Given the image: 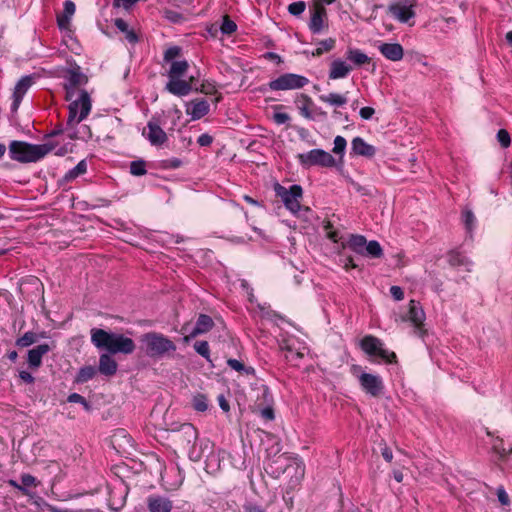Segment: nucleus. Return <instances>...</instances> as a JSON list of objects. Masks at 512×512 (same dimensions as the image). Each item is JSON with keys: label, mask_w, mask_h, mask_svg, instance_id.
Segmentation results:
<instances>
[{"label": "nucleus", "mask_w": 512, "mask_h": 512, "mask_svg": "<svg viewBox=\"0 0 512 512\" xmlns=\"http://www.w3.org/2000/svg\"><path fill=\"white\" fill-rule=\"evenodd\" d=\"M189 68L186 60L173 61L168 70V78H182Z\"/></svg>", "instance_id": "obj_33"}, {"label": "nucleus", "mask_w": 512, "mask_h": 512, "mask_svg": "<svg viewBox=\"0 0 512 512\" xmlns=\"http://www.w3.org/2000/svg\"><path fill=\"white\" fill-rule=\"evenodd\" d=\"M66 100L69 102V114L65 131L71 139L83 138L76 132L75 127L89 115L92 109L91 97L87 91H79L76 96L66 98Z\"/></svg>", "instance_id": "obj_1"}, {"label": "nucleus", "mask_w": 512, "mask_h": 512, "mask_svg": "<svg viewBox=\"0 0 512 512\" xmlns=\"http://www.w3.org/2000/svg\"><path fill=\"white\" fill-rule=\"evenodd\" d=\"M181 432L186 436L188 443L197 438V430L191 424L182 425Z\"/></svg>", "instance_id": "obj_46"}, {"label": "nucleus", "mask_w": 512, "mask_h": 512, "mask_svg": "<svg viewBox=\"0 0 512 512\" xmlns=\"http://www.w3.org/2000/svg\"><path fill=\"white\" fill-rule=\"evenodd\" d=\"M192 406L196 411L204 412L208 408L207 398L202 394H197L192 399Z\"/></svg>", "instance_id": "obj_41"}, {"label": "nucleus", "mask_w": 512, "mask_h": 512, "mask_svg": "<svg viewBox=\"0 0 512 512\" xmlns=\"http://www.w3.org/2000/svg\"><path fill=\"white\" fill-rule=\"evenodd\" d=\"M382 456L388 462H390L393 458L392 451L388 447H384L382 449Z\"/></svg>", "instance_id": "obj_61"}, {"label": "nucleus", "mask_w": 512, "mask_h": 512, "mask_svg": "<svg viewBox=\"0 0 512 512\" xmlns=\"http://www.w3.org/2000/svg\"><path fill=\"white\" fill-rule=\"evenodd\" d=\"M20 378L27 383H31L34 380L33 376L27 371H21Z\"/></svg>", "instance_id": "obj_63"}, {"label": "nucleus", "mask_w": 512, "mask_h": 512, "mask_svg": "<svg viewBox=\"0 0 512 512\" xmlns=\"http://www.w3.org/2000/svg\"><path fill=\"white\" fill-rule=\"evenodd\" d=\"M306 5L303 1L293 2L289 4L288 11L294 16H299L305 11Z\"/></svg>", "instance_id": "obj_49"}, {"label": "nucleus", "mask_w": 512, "mask_h": 512, "mask_svg": "<svg viewBox=\"0 0 512 512\" xmlns=\"http://www.w3.org/2000/svg\"><path fill=\"white\" fill-rule=\"evenodd\" d=\"M115 26L123 33L128 29L127 23L121 18L115 20Z\"/></svg>", "instance_id": "obj_60"}, {"label": "nucleus", "mask_w": 512, "mask_h": 512, "mask_svg": "<svg viewBox=\"0 0 512 512\" xmlns=\"http://www.w3.org/2000/svg\"><path fill=\"white\" fill-rule=\"evenodd\" d=\"M497 497H498L499 502L502 505H508L509 504V496H508V494L506 493V491L504 490L503 487H499L497 489Z\"/></svg>", "instance_id": "obj_56"}, {"label": "nucleus", "mask_w": 512, "mask_h": 512, "mask_svg": "<svg viewBox=\"0 0 512 512\" xmlns=\"http://www.w3.org/2000/svg\"><path fill=\"white\" fill-rule=\"evenodd\" d=\"M180 53H181L180 47H178V46L169 47L164 53V61L172 63L173 61H176L175 59L177 57H179Z\"/></svg>", "instance_id": "obj_47"}, {"label": "nucleus", "mask_w": 512, "mask_h": 512, "mask_svg": "<svg viewBox=\"0 0 512 512\" xmlns=\"http://www.w3.org/2000/svg\"><path fill=\"white\" fill-rule=\"evenodd\" d=\"M246 512H265L259 506L256 505H248L245 507Z\"/></svg>", "instance_id": "obj_64"}, {"label": "nucleus", "mask_w": 512, "mask_h": 512, "mask_svg": "<svg viewBox=\"0 0 512 512\" xmlns=\"http://www.w3.org/2000/svg\"><path fill=\"white\" fill-rule=\"evenodd\" d=\"M91 342L98 349H105L112 354H131L135 350V343L131 338L103 329H91Z\"/></svg>", "instance_id": "obj_2"}, {"label": "nucleus", "mask_w": 512, "mask_h": 512, "mask_svg": "<svg viewBox=\"0 0 512 512\" xmlns=\"http://www.w3.org/2000/svg\"><path fill=\"white\" fill-rule=\"evenodd\" d=\"M64 77L66 80L64 84L66 91L65 98H71L72 96H76L79 91H84L81 87L87 83L88 78L80 72L79 67L68 70Z\"/></svg>", "instance_id": "obj_10"}, {"label": "nucleus", "mask_w": 512, "mask_h": 512, "mask_svg": "<svg viewBox=\"0 0 512 512\" xmlns=\"http://www.w3.org/2000/svg\"><path fill=\"white\" fill-rule=\"evenodd\" d=\"M96 374H97V370L95 367L84 366V367L80 368V370L75 378V381L77 383H85V382L91 380L92 378H94Z\"/></svg>", "instance_id": "obj_34"}, {"label": "nucleus", "mask_w": 512, "mask_h": 512, "mask_svg": "<svg viewBox=\"0 0 512 512\" xmlns=\"http://www.w3.org/2000/svg\"><path fill=\"white\" fill-rule=\"evenodd\" d=\"M447 262L453 268L470 272L472 270L473 262L466 255L458 250H451L446 255Z\"/></svg>", "instance_id": "obj_17"}, {"label": "nucleus", "mask_w": 512, "mask_h": 512, "mask_svg": "<svg viewBox=\"0 0 512 512\" xmlns=\"http://www.w3.org/2000/svg\"><path fill=\"white\" fill-rule=\"evenodd\" d=\"M347 142L344 137L342 136H336L334 139V147L333 152L335 154H340L343 156L345 149H346Z\"/></svg>", "instance_id": "obj_48"}, {"label": "nucleus", "mask_w": 512, "mask_h": 512, "mask_svg": "<svg viewBox=\"0 0 512 512\" xmlns=\"http://www.w3.org/2000/svg\"><path fill=\"white\" fill-rule=\"evenodd\" d=\"M309 29L313 33H320L326 27L327 11L319 2H315L311 9Z\"/></svg>", "instance_id": "obj_14"}, {"label": "nucleus", "mask_w": 512, "mask_h": 512, "mask_svg": "<svg viewBox=\"0 0 512 512\" xmlns=\"http://www.w3.org/2000/svg\"><path fill=\"white\" fill-rule=\"evenodd\" d=\"M324 228H325V231L327 233V237L330 240H332L335 243L340 241L341 237L339 236L337 231H332L331 230V224L330 223H327Z\"/></svg>", "instance_id": "obj_54"}, {"label": "nucleus", "mask_w": 512, "mask_h": 512, "mask_svg": "<svg viewBox=\"0 0 512 512\" xmlns=\"http://www.w3.org/2000/svg\"><path fill=\"white\" fill-rule=\"evenodd\" d=\"M414 6L415 3L412 0H399L391 4L388 11L399 22L409 23L415 16Z\"/></svg>", "instance_id": "obj_11"}, {"label": "nucleus", "mask_w": 512, "mask_h": 512, "mask_svg": "<svg viewBox=\"0 0 512 512\" xmlns=\"http://www.w3.org/2000/svg\"><path fill=\"white\" fill-rule=\"evenodd\" d=\"M274 192L291 214L297 217H304L311 212L309 207L301 205L303 189L300 185L294 184L287 188L276 183L274 185Z\"/></svg>", "instance_id": "obj_5"}, {"label": "nucleus", "mask_w": 512, "mask_h": 512, "mask_svg": "<svg viewBox=\"0 0 512 512\" xmlns=\"http://www.w3.org/2000/svg\"><path fill=\"white\" fill-rule=\"evenodd\" d=\"M146 163L143 160H135L130 163V173L134 176H142L145 175Z\"/></svg>", "instance_id": "obj_40"}, {"label": "nucleus", "mask_w": 512, "mask_h": 512, "mask_svg": "<svg viewBox=\"0 0 512 512\" xmlns=\"http://www.w3.org/2000/svg\"><path fill=\"white\" fill-rule=\"evenodd\" d=\"M297 159L305 168H310L312 166L332 168L336 166L335 158L323 149H312L308 152L298 154Z\"/></svg>", "instance_id": "obj_7"}, {"label": "nucleus", "mask_w": 512, "mask_h": 512, "mask_svg": "<svg viewBox=\"0 0 512 512\" xmlns=\"http://www.w3.org/2000/svg\"><path fill=\"white\" fill-rule=\"evenodd\" d=\"M143 136L153 146H160L167 141V135L160 127L159 123L151 120L148 122L147 127L143 130Z\"/></svg>", "instance_id": "obj_15"}, {"label": "nucleus", "mask_w": 512, "mask_h": 512, "mask_svg": "<svg viewBox=\"0 0 512 512\" xmlns=\"http://www.w3.org/2000/svg\"><path fill=\"white\" fill-rule=\"evenodd\" d=\"M351 149L353 153L361 156H373L375 153L374 147L366 143L361 137H355L352 140Z\"/></svg>", "instance_id": "obj_29"}, {"label": "nucleus", "mask_w": 512, "mask_h": 512, "mask_svg": "<svg viewBox=\"0 0 512 512\" xmlns=\"http://www.w3.org/2000/svg\"><path fill=\"white\" fill-rule=\"evenodd\" d=\"M295 103L297 105L300 114L309 120L314 119V115L316 113V109L314 108V104L312 99L306 94H300L297 96Z\"/></svg>", "instance_id": "obj_23"}, {"label": "nucleus", "mask_w": 512, "mask_h": 512, "mask_svg": "<svg viewBox=\"0 0 512 512\" xmlns=\"http://www.w3.org/2000/svg\"><path fill=\"white\" fill-rule=\"evenodd\" d=\"M281 349L287 351L289 355H286L287 358H302L304 356L306 347L305 346H296L295 341L293 339L285 340L281 344Z\"/></svg>", "instance_id": "obj_31"}, {"label": "nucleus", "mask_w": 512, "mask_h": 512, "mask_svg": "<svg viewBox=\"0 0 512 512\" xmlns=\"http://www.w3.org/2000/svg\"><path fill=\"white\" fill-rule=\"evenodd\" d=\"M34 83L33 76H24L16 84L13 93L12 109L16 111L29 88Z\"/></svg>", "instance_id": "obj_20"}, {"label": "nucleus", "mask_w": 512, "mask_h": 512, "mask_svg": "<svg viewBox=\"0 0 512 512\" xmlns=\"http://www.w3.org/2000/svg\"><path fill=\"white\" fill-rule=\"evenodd\" d=\"M282 109L281 105H277L274 107V113L272 116L273 121L278 124L282 125L287 123L290 120V116L287 113L281 112Z\"/></svg>", "instance_id": "obj_42"}, {"label": "nucleus", "mask_w": 512, "mask_h": 512, "mask_svg": "<svg viewBox=\"0 0 512 512\" xmlns=\"http://www.w3.org/2000/svg\"><path fill=\"white\" fill-rule=\"evenodd\" d=\"M117 371L116 361L108 354H102L99 358V372L106 376L114 375Z\"/></svg>", "instance_id": "obj_28"}, {"label": "nucleus", "mask_w": 512, "mask_h": 512, "mask_svg": "<svg viewBox=\"0 0 512 512\" xmlns=\"http://www.w3.org/2000/svg\"><path fill=\"white\" fill-rule=\"evenodd\" d=\"M462 220L467 229V231L471 232L476 226V217L473 212L469 209H465L462 212Z\"/></svg>", "instance_id": "obj_39"}, {"label": "nucleus", "mask_w": 512, "mask_h": 512, "mask_svg": "<svg viewBox=\"0 0 512 512\" xmlns=\"http://www.w3.org/2000/svg\"><path fill=\"white\" fill-rule=\"evenodd\" d=\"M87 171V163L85 160H81L73 169L69 170L66 175L65 179L67 181H71L78 176L84 174Z\"/></svg>", "instance_id": "obj_36"}, {"label": "nucleus", "mask_w": 512, "mask_h": 512, "mask_svg": "<svg viewBox=\"0 0 512 512\" xmlns=\"http://www.w3.org/2000/svg\"><path fill=\"white\" fill-rule=\"evenodd\" d=\"M146 504L149 512H171L173 502L166 496L152 494L147 497Z\"/></svg>", "instance_id": "obj_16"}, {"label": "nucleus", "mask_w": 512, "mask_h": 512, "mask_svg": "<svg viewBox=\"0 0 512 512\" xmlns=\"http://www.w3.org/2000/svg\"><path fill=\"white\" fill-rule=\"evenodd\" d=\"M68 402L82 404L86 409H89V405L85 398L78 393H72L68 396Z\"/></svg>", "instance_id": "obj_52"}, {"label": "nucleus", "mask_w": 512, "mask_h": 512, "mask_svg": "<svg viewBox=\"0 0 512 512\" xmlns=\"http://www.w3.org/2000/svg\"><path fill=\"white\" fill-rule=\"evenodd\" d=\"M140 341L146 355L153 358L163 357L166 353L176 349V346L170 339L155 332L144 334Z\"/></svg>", "instance_id": "obj_6"}, {"label": "nucleus", "mask_w": 512, "mask_h": 512, "mask_svg": "<svg viewBox=\"0 0 512 512\" xmlns=\"http://www.w3.org/2000/svg\"><path fill=\"white\" fill-rule=\"evenodd\" d=\"M309 83L308 78L294 74V73H286L278 78L272 80L269 83V88L273 91L279 90H294L300 89L306 86Z\"/></svg>", "instance_id": "obj_9"}, {"label": "nucleus", "mask_w": 512, "mask_h": 512, "mask_svg": "<svg viewBox=\"0 0 512 512\" xmlns=\"http://www.w3.org/2000/svg\"><path fill=\"white\" fill-rule=\"evenodd\" d=\"M212 141L213 139L209 134H201L197 139V143L203 147L209 146L212 143Z\"/></svg>", "instance_id": "obj_57"}, {"label": "nucleus", "mask_w": 512, "mask_h": 512, "mask_svg": "<svg viewBox=\"0 0 512 512\" xmlns=\"http://www.w3.org/2000/svg\"><path fill=\"white\" fill-rule=\"evenodd\" d=\"M407 320H409L417 329L423 326L425 313L419 303L415 300H411L409 303Z\"/></svg>", "instance_id": "obj_24"}, {"label": "nucleus", "mask_w": 512, "mask_h": 512, "mask_svg": "<svg viewBox=\"0 0 512 512\" xmlns=\"http://www.w3.org/2000/svg\"><path fill=\"white\" fill-rule=\"evenodd\" d=\"M76 6L73 1L67 0L64 2V9L63 12L58 14L57 16V24L60 30L66 31L69 34V39L72 41V45L70 46V49L74 53H78V50L76 47H74V44L76 45L73 38L70 36L71 33V19L73 15L75 14Z\"/></svg>", "instance_id": "obj_13"}, {"label": "nucleus", "mask_w": 512, "mask_h": 512, "mask_svg": "<svg viewBox=\"0 0 512 512\" xmlns=\"http://www.w3.org/2000/svg\"><path fill=\"white\" fill-rule=\"evenodd\" d=\"M360 117L364 120H369L375 114V110L372 107H363L359 111Z\"/></svg>", "instance_id": "obj_55"}, {"label": "nucleus", "mask_w": 512, "mask_h": 512, "mask_svg": "<svg viewBox=\"0 0 512 512\" xmlns=\"http://www.w3.org/2000/svg\"><path fill=\"white\" fill-rule=\"evenodd\" d=\"M378 50L386 59L393 62L402 60L404 56V49L399 43H381Z\"/></svg>", "instance_id": "obj_21"}, {"label": "nucleus", "mask_w": 512, "mask_h": 512, "mask_svg": "<svg viewBox=\"0 0 512 512\" xmlns=\"http://www.w3.org/2000/svg\"><path fill=\"white\" fill-rule=\"evenodd\" d=\"M212 326H213V321H212L211 317H209L207 315H200L193 331L189 334V336L185 337V340L188 341L190 338H194L195 336H197L199 334L206 333L207 331H209L212 328Z\"/></svg>", "instance_id": "obj_26"}, {"label": "nucleus", "mask_w": 512, "mask_h": 512, "mask_svg": "<svg viewBox=\"0 0 512 512\" xmlns=\"http://www.w3.org/2000/svg\"><path fill=\"white\" fill-rule=\"evenodd\" d=\"M236 28H237V25L235 24L234 21H232L228 16L223 17V21H222V24L220 27L221 32L223 34L230 35L236 31Z\"/></svg>", "instance_id": "obj_45"}, {"label": "nucleus", "mask_w": 512, "mask_h": 512, "mask_svg": "<svg viewBox=\"0 0 512 512\" xmlns=\"http://www.w3.org/2000/svg\"><path fill=\"white\" fill-rule=\"evenodd\" d=\"M346 58L355 66H362L371 62V58L367 54L355 48L347 50Z\"/></svg>", "instance_id": "obj_32"}, {"label": "nucleus", "mask_w": 512, "mask_h": 512, "mask_svg": "<svg viewBox=\"0 0 512 512\" xmlns=\"http://www.w3.org/2000/svg\"><path fill=\"white\" fill-rule=\"evenodd\" d=\"M210 109L209 103L205 99H194L186 103V114L192 120H198L208 114Z\"/></svg>", "instance_id": "obj_18"}, {"label": "nucleus", "mask_w": 512, "mask_h": 512, "mask_svg": "<svg viewBox=\"0 0 512 512\" xmlns=\"http://www.w3.org/2000/svg\"><path fill=\"white\" fill-rule=\"evenodd\" d=\"M334 46H335L334 39L329 38V39L322 40L317 44V48L313 52V55L320 56L323 53L329 52L330 50H332L334 48Z\"/></svg>", "instance_id": "obj_38"}, {"label": "nucleus", "mask_w": 512, "mask_h": 512, "mask_svg": "<svg viewBox=\"0 0 512 512\" xmlns=\"http://www.w3.org/2000/svg\"><path fill=\"white\" fill-rule=\"evenodd\" d=\"M227 364L229 367L238 372H244L246 374L253 373L254 370L251 367H245V365L237 359H228Z\"/></svg>", "instance_id": "obj_44"}, {"label": "nucleus", "mask_w": 512, "mask_h": 512, "mask_svg": "<svg viewBox=\"0 0 512 512\" xmlns=\"http://www.w3.org/2000/svg\"><path fill=\"white\" fill-rule=\"evenodd\" d=\"M138 1L139 0H114V6L128 9Z\"/></svg>", "instance_id": "obj_59"}, {"label": "nucleus", "mask_w": 512, "mask_h": 512, "mask_svg": "<svg viewBox=\"0 0 512 512\" xmlns=\"http://www.w3.org/2000/svg\"><path fill=\"white\" fill-rule=\"evenodd\" d=\"M266 470L274 477H279L281 474H286L290 478L291 488H295L303 479L305 474V466L298 458L290 457L286 454H281L272 461H270Z\"/></svg>", "instance_id": "obj_3"}, {"label": "nucleus", "mask_w": 512, "mask_h": 512, "mask_svg": "<svg viewBox=\"0 0 512 512\" xmlns=\"http://www.w3.org/2000/svg\"><path fill=\"white\" fill-rule=\"evenodd\" d=\"M21 483L24 487H31L36 485V478L30 474H24L21 476Z\"/></svg>", "instance_id": "obj_53"}, {"label": "nucleus", "mask_w": 512, "mask_h": 512, "mask_svg": "<svg viewBox=\"0 0 512 512\" xmlns=\"http://www.w3.org/2000/svg\"><path fill=\"white\" fill-rule=\"evenodd\" d=\"M383 255V250L379 242L372 240L367 242L365 247V254L363 256H369L372 258H380Z\"/></svg>", "instance_id": "obj_35"}, {"label": "nucleus", "mask_w": 512, "mask_h": 512, "mask_svg": "<svg viewBox=\"0 0 512 512\" xmlns=\"http://www.w3.org/2000/svg\"><path fill=\"white\" fill-rule=\"evenodd\" d=\"M390 293L393 296V298L397 301L402 300L404 297V293L399 286H392L390 288Z\"/></svg>", "instance_id": "obj_58"}, {"label": "nucleus", "mask_w": 512, "mask_h": 512, "mask_svg": "<svg viewBox=\"0 0 512 512\" xmlns=\"http://www.w3.org/2000/svg\"><path fill=\"white\" fill-rule=\"evenodd\" d=\"M55 148V144L46 142L43 144H31L24 141H11L8 147L12 160L20 163H32L43 159Z\"/></svg>", "instance_id": "obj_4"}, {"label": "nucleus", "mask_w": 512, "mask_h": 512, "mask_svg": "<svg viewBox=\"0 0 512 512\" xmlns=\"http://www.w3.org/2000/svg\"><path fill=\"white\" fill-rule=\"evenodd\" d=\"M353 67L342 59H335L330 64L329 79L338 80L346 78Z\"/></svg>", "instance_id": "obj_22"}, {"label": "nucleus", "mask_w": 512, "mask_h": 512, "mask_svg": "<svg viewBox=\"0 0 512 512\" xmlns=\"http://www.w3.org/2000/svg\"><path fill=\"white\" fill-rule=\"evenodd\" d=\"M493 450L499 455L500 458H505L510 453H512V446L506 448L504 446V441L500 438H496L492 443Z\"/></svg>", "instance_id": "obj_37"}, {"label": "nucleus", "mask_w": 512, "mask_h": 512, "mask_svg": "<svg viewBox=\"0 0 512 512\" xmlns=\"http://www.w3.org/2000/svg\"><path fill=\"white\" fill-rule=\"evenodd\" d=\"M193 77L189 81L181 78H169L166 84V90L176 96H186L192 89Z\"/></svg>", "instance_id": "obj_19"}, {"label": "nucleus", "mask_w": 512, "mask_h": 512, "mask_svg": "<svg viewBox=\"0 0 512 512\" xmlns=\"http://www.w3.org/2000/svg\"><path fill=\"white\" fill-rule=\"evenodd\" d=\"M37 340L36 334L33 332H26L22 337L17 339L16 345L19 347H28L35 343Z\"/></svg>", "instance_id": "obj_43"}, {"label": "nucleus", "mask_w": 512, "mask_h": 512, "mask_svg": "<svg viewBox=\"0 0 512 512\" xmlns=\"http://www.w3.org/2000/svg\"><path fill=\"white\" fill-rule=\"evenodd\" d=\"M319 100L332 107H342L348 102L347 93L340 94L336 92L322 94L319 96Z\"/></svg>", "instance_id": "obj_27"}, {"label": "nucleus", "mask_w": 512, "mask_h": 512, "mask_svg": "<svg viewBox=\"0 0 512 512\" xmlns=\"http://www.w3.org/2000/svg\"><path fill=\"white\" fill-rule=\"evenodd\" d=\"M124 33H125L126 39L130 43H134V42L137 41V36H136V34L132 30L127 29V31H125Z\"/></svg>", "instance_id": "obj_62"}, {"label": "nucleus", "mask_w": 512, "mask_h": 512, "mask_svg": "<svg viewBox=\"0 0 512 512\" xmlns=\"http://www.w3.org/2000/svg\"><path fill=\"white\" fill-rule=\"evenodd\" d=\"M367 240L362 235H350L349 240L346 244H342L343 247L350 248L353 252L364 255Z\"/></svg>", "instance_id": "obj_30"}, {"label": "nucleus", "mask_w": 512, "mask_h": 512, "mask_svg": "<svg viewBox=\"0 0 512 512\" xmlns=\"http://www.w3.org/2000/svg\"><path fill=\"white\" fill-rule=\"evenodd\" d=\"M194 348H195V350H196V352L198 354H200L201 356H203L206 359H209L210 350H209L208 342H206V341H197L194 344Z\"/></svg>", "instance_id": "obj_50"}, {"label": "nucleus", "mask_w": 512, "mask_h": 512, "mask_svg": "<svg viewBox=\"0 0 512 512\" xmlns=\"http://www.w3.org/2000/svg\"><path fill=\"white\" fill-rule=\"evenodd\" d=\"M50 351L48 344H41L28 351V363L33 368H38L42 363V357Z\"/></svg>", "instance_id": "obj_25"}, {"label": "nucleus", "mask_w": 512, "mask_h": 512, "mask_svg": "<svg viewBox=\"0 0 512 512\" xmlns=\"http://www.w3.org/2000/svg\"><path fill=\"white\" fill-rule=\"evenodd\" d=\"M361 347L365 353L375 360L392 363L396 359L395 353L385 349L382 341L374 336L364 337L361 341Z\"/></svg>", "instance_id": "obj_8"}, {"label": "nucleus", "mask_w": 512, "mask_h": 512, "mask_svg": "<svg viewBox=\"0 0 512 512\" xmlns=\"http://www.w3.org/2000/svg\"><path fill=\"white\" fill-rule=\"evenodd\" d=\"M358 380L361 388L372 397H378L384 389L383 380L379 375L370 373H360Z\"/></svg>", "instance_id": "obj_12"}, {"label": "nucleus", "mask_w": 512, "mask_h": 512, "mask_svg": "<svg viewBox=\"0 0 512 512\" xmlns=\"http://www.w3.org/2000/svg\"><path fill=\"white\" fill-rule=\"evenodd\" d=\"M497 138L503 147H508L510 145V135L506 130H499L497 133Z\"/></svg>", "instance_id": "obj_51"}]
</instances>
